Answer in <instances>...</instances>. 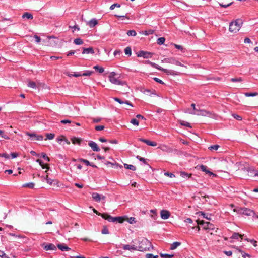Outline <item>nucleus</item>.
Returning <instances> with one entry per match:
<instances>
[{
	"label": "nucleus",
	"instance_id": "1",
	"mask_svg": "<svg viewBox=\"0 0 258 258\" xmlns=\"http://www.w3.org/2000/svg\"><path fill=\"white\" fill-rule=\"evenodd\" d=\"M235 167L237 171L240 170L241 174L239 175L242 178H246L248 177L252 176L253 174L254 176H258V172L253 170L246 162L236 163Z\"/></svg>",
	"mask_w": 258,
	"mask_h": 258
},
{
	"label": "nucleus",
	"instance_id": "2",
	"mask_svg": "<svg viewBox=\"0 0 258 258\" xmlns=\"http://www.w3.org/2000/svg\"><path fill=\"white\" fill-rule=\"evenodd\" d=\"M138 244V246H137V250L140 251H150L154 248L151 242L145 238H139Z\"/></svg>",
	"mask_w": 258,
	"mask_h": 258
},
{
	"label": "nucleus",
	"instance_id": "3",
	"mask_svg": "<svg viewBox=\"0 0 258 258\" xmlns=\"http://www.w3.org/2000/svg\"><path fill=\"white\" fill-rule=\"evenodd\" d=\"M242 25V20L240 19H236L230 23L229 30L231 33H236L239 31Z\"/></svg>",
	"mask_w": 258,
	"mask_h": 258
},
{
	"label": "nucleus",
	"instance_id": "4",
	"mask_svg": "<svg viewBox=\"0 0 258 258\" xmlns=\"http://www.w3.org/2000/svg\"><path fill=\"white\" fill-rule=\"evenodd\" d=\"M185 113L198 116H207L210 118H215L216 116V115L214 113L204 109H200L199 110H198V112L185 111Z\"/></svg>",
	"mask_w": 258,
	"mask_h": 258
},
{
	"label": "nucleus",
	"instance_id": "5",
	"mask_svg": "<svg viewBox=\"0 0 258 258\" xmlns=\"http://www.w3.org/2000/svg\"><path fill=\"white\" fill-rule=\"evenodd\" d=\"M234 212H236L239 214L244 215L246 216H251L254 214V212L246 208H238L233 209Z\"/></svg>",
	"mask_w": 258,
	"mask_h": 258
},
{
	"label": "nucleus",
	"instance_id": "6",
	"mask_svg": "<svg viewBox=\"0 0 258 258\" xmlns=\"http://www.w3.org/2000/svg\"><path fill=\"white\" fill-rule=\"evenodd\" d=\"M116 75V74L114 72H112L110 73L109 75H108V78H109V81L113 84L118 85H123L124 84V82L118 80V79H117L115 77Z\"/></svg>",
	"mask_w": 258,
	"mask_h": 258
},
{
	"label": "nucleus",
	"instance_id": "7",
	"mask_svg": "<svg viewBox=\"0 0 258 258\" xmlns=\"http://www.w3.org/2000/svg\"><path fill=\"white\" fill-rule=\"evenodd\" d=\"M196 222L198 225H203V228L205 230H214L215 229L213 224L209 222H204L203 220H197Z\"/></svg>",
	"mask_w": 258,
	"mask_h": 258
},
{
	"label": "nucleus",
	"instance_id": "8",
	"mask_svg": "<svg viewBox=\"0 0 258 258\" xmlns=\"http://www.w3.org/2000/svg\"><path fill=\"white\" fill-rule=\"evenodd\" d=\"M164 61L168 63H171L177 66H179L181 67H183L185 68H186V67L183 64H182L178 60H177L175 57H169V58H166L164 59Z\"/></svg>",
	"mask_w": 258,
	"mask_h": 258
},
{
	"label": "nucleus",
	"instance_id": "9",
	"mask_svg": "<svg viewBox=\"0 0 258 258\" xmlns=\"http://www.w3.org/2000/svg\"><path fill=\"white\" fill-rule=\"evenodd\" d=\"M135 143L136 144H145L147 145H157V143L154 142L150 141V140L143 139V138H137L136 139Z\"/></svg>",
	"mask_w": 258,
	"mask_h": 258
},
{
	"label": "nucleus",
	"instance_id": "10",
	"mask_svg": "<svg viewBox=\"0 0 258 258\" xmlns=\"http://www.w3.org/2000/svg\"><path fill=\"white\" fill-rule=\"evenodd\" d=\"M197 169H200L202 171L205 172L206 174H208L209 175H213V176H216L215 174L213 173L212 172H210L208 169L207 166H204L203 165H198L196 167Z\"/></svg>",
	"mask_w": 258,
	"mask_h": 258
},
{
	"label": "nucleus",
	"instance_id": "11",
	"mask_svg": "<svg viewBox=\"0 0 258 258\" xmlns=\"http://www.w3.org/2000/svg\"><path fill=\"white\" fill-rule=\"evenodd\" d=\"M92 198L94 201L98 202H100L101 200H104L105 199V197L104 196L96 192L92 194Z\"/></svg>",
	"mask_w": 258,
	"mask_h": 258
},
{
	"label": "nucleus",
	"instance_id": "12",
	"mask_svg": "<svg viewBox=\"0 0 258 258\" xmlns=\"http://www.w3.org/2000/svg\"><path fill=\"white\" fill-rule=\"evenodd\" d=\"M152 56V53L144 51H141L138 54V57H143L144 58H151Z\"/></svg>",
	"mask_w": 258,
	"mask_h": 258
},
{
	"label": "nucleus",
	"instance_id": "13",
	"mask_svg": "<svg viewBox=\"0 0 258 258\" xmlns=\"http://www.w3.org/2000/svg\"><path fill=\"white\" fill-rule=\"evenodd\" d=\"M159 68H160V69H158L159 70L164 72L167 75H171L173 76L179 75V73L178 72L175 71L174 70L164 69L161 67L160 66H159Z\"/></svg>",
	"mask_w": 258,
	"mask_h": 258
},
{
	"label": "nucleus",
	"instance_id": "14",
	"mask_svg": "<svg viewBox=\"0 0 258 258\" xmlns=\"http://www.w3.org/2000/svg\"><path fill=\"white\" fill-rule=\"evenodd\" d=\"M122 248L125 250H129L130 251L137 250V246H135L134 245L123 244Z\"/></svg>",
	"mask_w": 258,
	"mask_h": 258
},
{
	"label": "nucleus",
	"instance_id": "15",
	"mask_svg": "<svg viewBox=\"0 0 258 258\" xmlns=\"http://www.w3.org/2000/svg\"><path fill=\"white\" fill-rule=\"evenodd\" d=\"M161 217L162 219L166 220L169 218L170 216V212L165 210H162L160 212Z\"/></svg>",
	"mask_w": 258,
	"mask_h": 258
},
{
	"label": "nucleus",
	"instance_id": "16",
	"mask_svg": "<svg viewBox=\"0 0 258 258\" xmlns=\"http://www.w3.org/2000/svg\"><path fill=\"white\" fill-rule=\"evenodd\" d=\"M101 216L103 218L108 220L109 222H115V220L116 219L115 217H113L106 213H103L101 215Z\"/></svg>",
	"mask_w": 258,
	"mask_h": 258
},
{
	"label": "nucleus",
	"instance_id": "17",
	"mask_svg": "<svg viewBox=\"0 0 258 258\" xmlns=\"http://www.w3.org/2000/svg\"><path fill=\"white\" fill-rule=\"evenodd\" d=\"M99 141L102 142L106 143V144H116L118 143V142L116 140H106L103 138H100L99 139Z\"/></svg>",
	"mask_w": 258,
	"mask_h": 258
},
{
	"label": "nucleus",
	"instance_id": "18",
	"mask_svg": "<svg viewBox=\"0 0 258 258\" xmlns=\"http://www.w3.org/2000/svg\"><path fill=\"white\" fill-rule=\"evenodd\" d=\"M32 140L41 141L43 139V137L42 135L36 134H30Z\"/></svg>",
	"mask_w": 258,
	"mask_h": 258
},
{
	"label": "nucleus",
	"instance_id": "19",
	"mask_svg": "<svg viewBox=\"0 0 258 258\" xmlns=\"http://www.w3.org/2000/svg\"><path fill=\"white\" fill-rule=\"evenodd\" d=\"M44 249L46 250H56V247L53 244H46L44 247Z\"/></svg>",
	"mask_w": 258,
	"mask_h": 258
},
{
	"label": "nucleus",
	"instance_id": "20",
	"mask_svg": "<svg viewBox=\"0 0 258 258\" xmlns=\"http://www.w3.org/2000/svg\"><path fill=\"white\" fill-rule=\"evenodd\" d=\"M56 140L59 144H61L62 141H65V143L67 144H69L70 143V141H69L63 136L58 137L56 138Z\"/></svg>",
	"mask_w": 258,
	"mask_h": 258
},
{
	"label": "nucleus",
	"instance_id": "21",
	"mask_svg": "<svg viewBox=\"0 0 258 258\" xmlns=\"http://www.w3.org/2000/svg\"><path fill=\"white\" fill-rule=\"evenodd\" d=\"M72 143L73 144H83L82 140L80 138L73 137L71 138Z\"/></svg>",
	"mask_w": 258,
	"mask_h": 258
},
{
	"label": "nucleus",
	"instance_id": "22",
	"mask_svg": "<svg viewBox=\"0 0 258 258\" xmlns=\"http://www.w3.org/2000/svg\"><path fill=\"white\" fill-rule=\"evenodd\" d=\"M199 215V216H202L203 218L211 220V214H206L203 212H199L197 213Z\"/></svg>",
	"mask_w": 258,
	"mask_h": 258
},
{
	"label": "nucleus",
	"instance_id": "23",
	"mask_svg": "<svg viewBox=\"0 0 258 258\" xmlns=\"http://www.w3.org/2000/svg\"><path fill=\"white\" fill-rule=\"evenodd\" d=\"M58 248L61 251H69L70 248L64 244H57Z\"/></svg>",
	"mask_w": 258,
	"mask_h": 258
},
{
	"label": "nucleus",
	"instance_id": "24",
	"mask_svg": "<svg viewBox=\"0 0 258 258\" xmlns=\"http://www.w3.org/2000/svg\"><path fill=\"white\" fill-rule=\"evenodd\" d=\"M82 53L83 54H85V53L93 54V53H94V50L92 47H89V48H84L83 49Z\"/></svg>",
	"mask_w": 258,
	"mask_h": 258
},
{
	"label": "nucleus",
	"instance_id": "25",
	"mask_svg": "<svg viewBox=\"0 0 258 258\" xmlns=\"http://www.w3.org/2000/svg\"><path fill=\"white\" fill-rule=\"evenodd\" d=\"M114 100L115 101L118 102L119 104H122L125 103V104H126L127 105H130L131 106H133L132 104L130 102H129L128 101H125L124 102V101H122L120 99H119L118 98H116V97L114 98Z\"/></svg>",
	"mask_w": 258,
	"mask_h": 258
},
{
	"label": "nucleus",
	"instance_id": "26",
	"mask_svg": "<svg viewBox=\"0 0 258 258\" xmlns=\"http://www.w3.org/2000/svg\"><path fill=\"white\" fill-rule=\"evenodd\" d=\"M97 24L98 22L95 19H92L88 22V25L90 28L94 27Z\"/></svg>",
	"mask_w": 258,
	"mask_h": 258
},
{
	"label": "nucleus",
	"instance_id": "27",
	"mask_svg": "<svg viewBox=\"0 0 258 258\" xmlns=\"http://www.w3.org/2000/svg\"><path fill=\"white\" fill-rule=\"evenodd\" d=\"M28 86L33 89H36L38 88V85L35 82L30 81L28 82Z\"/></svg>",
	"mask_w": 258,
	"mask_h": 258
},
{
	"label": "nucleus",
	"instance_id": "28",
	"mask_svg": "<svg viewBox=\"0 0 258 258\" xmlns=\"http://www.w3.org/2000/svg\"><path fill=\"white\" fill-rule=\"evenodd\" d=\"M235 248L237 250H238L239 252L241 253L242 256L243 258H246V257H248V258L250 257L249 254L246 253L245 252L240 249L239 247H236Z\"/></svg>",
	"mask_w": 258,
	"mask_h": 258
},
{
	"label": "nucleus",
	"instance_id": "29",
	"mask_svg": "<svg viewBox=\"0 0 258 258\" xmlns=\"http://www.w3.org/2000/svg\"><path fill=\"white\" fill-rule=\"evenodd\" d=\"M144 63H146V64H149L150 65H151L152 67H153V68H156L158 70L160 69V68H159V66L157 65V64H156L154 62H151L149 60H146L145 61Z\"/></svg>",
	"mask_w": 258,
	"mask_h": 258
},
{
	"label": "nucleus",
	"instance_id": "30",
	"mask_svg": "<svg viewBox=\"0 0 258 258\" xmlns=\"http://www.w3.org/2000/svg\"><path fill=\"white\" fill-rule=\"evenodd\" d=\"M179 122L182 126H185L189 128L192 127V126H191L189 122L183 120H179Z\"/></svg>",
	"mask_w": 258,
	"mask_h": 258
},
{
	"label": "nucleus",
	"instance_id": "31",
	"mask_svg": "<svg viewBox=\"0 0 258 258\" xmlns=\"http://www.w3.org/2000/svg\"><path fill=\"white\" fill-rule=\"evenodd\" d=\"M243 236V235H241L237 233H234L231 238L232 239H237L238 237H240L242 239Z\"/></svg>",
	"mask_w": 258,
	"mask_h": 258
},
{
	"label": "nucleus",
	"instance_id": "32",
	"mask_svg": "<svg viewBox=\"0 0 258 258\" xmlns=\"http://www.w3.org/2000/svg\"><path fill=\"white\" fill-rule=\"evenodd\" d=\"M124 166L125 168L127 169H130L133 171L136 170V167L132 165H129L127 164H124Z\"/></svg>",
	"mask_w": 258,
	"mask_h": 258
},
{
	"label": "nucleus",
	"instance_id": "33",
	"mask_svg": "<svg viewBox=\"0 0 258 258\" xmlns=\"http://www.w3.org/2000/svg\"><path fill=\"white\" fill-rule=\"evenodd\" d=\"M93 68L98 72L102 73L104 72V68L102 67H100L99 66H95L93 67Z\"/></svg>",
	"mask_w": 258,
	"mask_h": 258
},
{
	"label": "nucleus",
	"instance_id": "34",
	"mask_svg": "<svg viewBox=\"0 0 258 258\" xmlns=\"http://www.w3.org/2000/svg\"><path fill=\"white\" fill-rule=\"evenodd\" d=\"M22 18H26L28 19H32L33 17V15L30 14V13H25L23 16H22Z\"/></svg>",
	"mask_w": 258,
	"mask_h": 258
},
{
	"label": "nucleus",
	"instance_id": "35",
	"mask_svg": "<svg viewBox=\"0 0 258 258\" xmlns=\"http://www.w3.org/2000/svg\"><path fill=\"white\" fill-rule=\"evenodd\" d=\"M116 219L115 220V222H117L119 223H123L124 221H125V218L122 217H115Z\"/></svg>",
	"mask_w": 258,
	"mask_h": 258
},
{
	"label": "nucleus",
	"instance_id": "36",
	"mask_svg": "<svg viewBox=\"0 0 258 258\" xmlns=\"http://www.w3.org/2000/svg\"><path fill=\"white\" fill-rule=\"evenodd\" d=\"M9 235L12 236V237H14L15 238H25V237L24 235H17L16 234L12 233H10L9 234Z\"/></svg>",
	"mask_w": 258,
	"mask_h": 258
},
{
	"label": "nucleus",
	"instance_id": "37",
	"mask_svg": "<svg viewBox=\"0 0 258 258\" xmlns=\"http://www.w3.org/2000/svg\"><path fill=\"white\" fill-rule=\"evenodd\" d=\"M180 176L183 178H189L191 176V174H188L187 173H186L183 171L180 172Z\"/></svg>",
	"mask_w": 258,
	"mask_h": 258
},
{
	"label": "nucleus",
	"instance_id": "38",
	"mask_svg": "<svg viewBox=\"0 0 258 258\" xmlns=\"http://www.w3.org/2000/svg\"><path fill=\"white\" fill-rule=\"evenodd\" d=\"M125 220L130 224H134L136 223V219L134 217L125 218Z\"/></svg>",
	"mask_w": 258,
	"mask_h": 258
},
{
	"label": "nucleus",
	"instance_id": "39",
	"mask_svg": "<svg viewBox=\"0 0 258 258\" xmlns=\"http://www.w3.org/2000/svg\"><path fill=\"white\" fill-rule=\"evenodd\" d=\"M67 75L68 76H69V77L74 76V77H78L82 76V74L81 73H79V72H78V73H74L73 74L69 73H67Z\"/></svg>",
	"mask_w": 258,
	"mask_h": 258
},
{
	"label": "nucleus",
	"instance_id": "40",
	"mask_svg": "<svg viewBox=\"0 0 258 258\" xmlns=\"http://www.w3.org/2000/svg\"><path fill=\"white\" fill-rule=\"evenodd\" d=\"M74 43L76 45H81L83 43V41L80 38H76L74 40Z\"/></svg>",
	"mask_w": 258,
	"mask_h": 258
},
{
	"label": "nucleus",
	"instance_id": "41",
	"mask_svg": "<svg viewBox=\"0 0 258 258\" xmlns=\"http://www.w3.org/2000/svg\"><path fill=\"white\" fill-rule=\"evenodd\" d=\"M180 243L178 242H174L171 246L170 249L171 250H174L176 249L179 245H180Z\"/></svg>",
	"mask_w": 258,
	"mask_h": 258
},
{
	"label": "nucleus",
	"instance_id": "42",
	"mask_svg": "<svg viewBox=\"0 0 258 258\" xmlns=\"http://www.w3.org/2000/svg\"><path fill=\"white\" fill-rule=\"evenodd\" d=\"M36 162L39 163V164H40V165L42 167V168L43 169H44V168L49 169L48 166L47 165H45L40 160L37 159L36 160Z\"/></svg>",
	"mask_w": 258,
	"mask_h": 258
},
{
	"label": "nucleus",
	"instance_id": "43",
	"mask_svg": "<svg viewBox=\"0 0 258 258\" xmlns=\"http://www.w3.org/2000/svg\"><path fill=\"white\" fill-rule=\"evenodd\" d=\"M36 162L39 163V164H40V165L42 167V168L43 169H44V168L49 169L48 166L47 165H45L40 160L37 159L36 160Z\"/></svg>",
	"mask_w": 258,
	"mask_h": 258
},
{
	"label": "nucleus",
	"instance_id": "44",
	"mask_svg": "<svg viewBox=\"0 0 258 258\" xmlns=\"http://www.w3.org/2000/svg\"><path fill=\"white\" fill-rule=\"evenodd\" d=\"M36 162L39 163V164H40V165L42 167V168L43 169H44V168L49 169L48 166L47 165H45L40 160L37 159L36 160Z\"/></svg>",
	"mask_w": 258,
	"mask_h": 258
},
{
	"label": "nucleus",
	"instance_id": "45",
	"mask_svg": "<svg viewBox=\"0 0 258 258\" xmlns=\"http://www.w3.org/2000/svg\"><path fill=\"white\" fill-rule=\"evenodd\" d=\"M124 52L126 55H127L129 56L131 55V54H132L131 48L129 47H126L125 49H124Z\"/></svg>",
	"mask_w": 258,
	"mask_h": 258
},
{
	"label": "nucleus",
	"instance_id": "46",
	"mask_svg": "<svg viewBox=\"0 0 258 258\" xmlns=\"http://www.w3.org/2000/svg\"><path fill=\"white\" fill-rule=\"evenodd\" d=\"M127 34L128 36H135L137 35V33L135 30H128L127 32Z\"/></svg>",
	"mask_w": 258,
	"mask_h": 258
},
{
	"label": "nucleus",
	"instance_id": "47",
	"mask_svg": "<svg viewBox=\"0 0 258 258\" xmlns=\"http://www.w3.org/2000/svg\"><path fill=\"white\" fill-rule=\"evenodd\" d=\"M220 146H209L208 149L210 151L213 152L218 151Z\"/></svg>",
	"mask_w": 258,
	"mask_h": 258
},
{
	"label": "nucleus",
	"instance_id": "48",
	"mask_svg": "<svg viewBox=\"0 0 258 258\" xmlns=\"http://www.w3.org/2000/svg\"><path fill=\"white\" fill-rule=\"evenodd\" d=\"M79 161L84 163L87 166H89V165L92 166V165H91L90 162L87 160L83 159H79ZM92 166L93 167H96V166H93V165H92Z\"/></svg>",
	"mask_w": 258,
	"mask_h": 258
},
{
	"label": "nucleus",
	"instance_id": "49",
	"mask_svg": "<svg viewBox=\"0 0 258 258\" xmlns=\"http://www.w3.org/2000/svg\"><path fill=\"white\" fill-rule=\"evenodd\" d=\"M46 138L45 140L49 139L51 140L53 139L55 136L54 134L50 133L46 134Z\"/></svg>",
	"mask_w": 258,
	"mask_h": 258
},
{
	"label": "nucleus",
	"instance_id": "50",
	"mask_svg": "<svg viewBox=\"0 0 258 258\" xmlns=\"http://www.w3.org/2000/svg\"><path fill=\"white\" fill-rule=\"evenodd\" d=\"M165 41V39L164 37H160L157 39V43L158 44H163Z\"/></svg>",
	"mask_w": 258,
	"mask_h": 258
},
{
	"label": "nucleus",
	"instance_id": "51",
	"mask_svg": "<svg viewBox=\"0 0 258 258\" xmlns=\"http://www.w3.org/2000/svg\"><path fill=\"white\" fill-rule=\"evenodd\" d=\"M160 256L163 258H172L173 255L160 253Z\"/></svg>",
	"mask_w": 258,
	"mask_h": 258
},
{
	"label": "nucleus",
	"instance_id": "52",
	"mask_svg": "<svg viewBox=\"0 0 258 258\" xmlns=\"http://www.w3.org/2000/svg\"><path fill=\"white\" fill-rule=\"evenodd\" d=\"M23 187H28L30 188H33L34 186V184L32 182L26 183L23 185Z\"/></svg>",
	"mask_w": 258,
	"mask_h": 258
},
{
	"label": "nucleus",
	"instance_id": "53",
	"mask_svg": "<svg viewBox=\"0 0 258 258\" xmlns=\"http://www.w3.org/2000/svg\"><path fill=\"white\" fill-rule=\"evenodd\" d=\"M92 73H93L92 71H85V72H84V73L82 74V76H91L92 75Z\"/></svg>",
	"mask_w": 258,
	"mask_h": 258
},
{
	"label": "nucleus",
	"instance_id": "54",
	"mask_svg": "<svg viewBox=\"0 0 258 258\" xmlns=\"http://www.w3.org/2000/svg\"><path fill=\"white\" fill-rule=\"evenodd\" d=\"M154 33V31L153 30L150 29V30L145 31L144 33V34L145 35H149L150 34H153Z\"/></svg>",
	"mask_w": 258,
	"mask_h": 258
},
{
	"label": "nucleus",
	"instance_id": "55",
	"mask_svg": "<svg viewBox=\"0 0 258 258\" xmlns=\"http://www.w3.org/2000/svg\"><path fill=\"white\" fill-rule=\"evenodd\" d=\"M45 179H46L47 183L49 184L50 185H52L53 182H55V181H53V180L49 178L48 175H47L46 176ZM55 182H56V181H55Z\"/></svg>",
	"mask_w": 258,
	"mask_h": 258
},
{
	"label": "nucleus",
	"instance_id": "56",
	"mask_svg": "<svg viewBox=\"0 0 258 258\" xmlns=\"http://www.w3.org/2000/svg\"><path fill=\"white\" fill-rule=\"evenodd\" d=\"M120 7V5L118 4V3H115L113 5H112L110 7V10H113L115 7H117V8H119Z\"/></svg>",
	"mask_w": 258,
	"mask_h": 258
},
{
	"label": "nucleus",
	"instance_id": "57",
	"mask_svg": "<svg viewBox=\"0 0 258 258\" xmlns=\"http://www.w3.org/2000/svg\"><path fill=\"white\" fill-rule=\"evenodd\" d=\"M258 94L257 93H245V95L247 97L250 96H256Z\"/></svg>",
	"mask_w": 258,
	"mask_h": 258
},
{
	"label": "nucleus",
	"instance_id": "58",
	"mask_svg": "<svg viewBox=\"0 0 258 258\" xmlns=\"http://www.w3.org/2000/svg\"><path fill=\"white\" fill-rule=\"evenodd\" d=\"M131 122L135 125H138L139 123V121L135 118L132 119Z\"/></svg>",
	"mask_w": 258,
	"mask_h": 258
},
{
	"label": "nucleus",
	"instance_id": "59",
	"mask_svg": "<svg viewBox=\"0 0 258 258\" xmlns=\"http://www.w3.org/2000/svg\"><path fill=\"white\" fill-rule=\"evenodd\" d=\"M241 78H232L231 79L230 81L233 82H241L242 81Z\"/></svg>",
	"mask_w": 258,
	"mask_h": 258
},
{
	"label": "nucleus",
	"instance_id": "60",
	"mask_svg": "<svg viewBox=\"0 0 258 258\" xmlns=\"http://www.w3.org/2000/svg\"><path fill=\"white\" fill-rule=\"evenodd\" d=\"M146 258H157L158 257V255H154L152 254H147L146 255Z\"/></svg>",
	"mask_w": 258,
	"mask_h": 258
},
{
	"label": "nucleus",
	"instance_id": "61",
	"mask_svg": "<svg viewBox=\"0 0 258 258\" xmlns=\"http://www.w3.org/2000/svg\"><path fill=\"white\" fill-rule=\"evenodd\" d=\"M96 131H101L104 128V126L103 125H97L95 127Z\"/></svg>",
	"mask_w": 258,
	"mask_h": 258
},
{
	"label": "nucleus",
	"instance_id": "62",
	"mask_svg": "<svg viewBox=\"0 0 258 258\" xmlns=\"http://www.w3.org/2000/svg\"><path fill=\"white\" fill-rule=\"evenodd\" d=\"M164 175L166 176H168V177H170L171 178H172V177H175V175L171 173H169V172H165L164 173Z\"/></svg>",
	"mask_w": 258,
	"mask_h": 258
},
{
	"label": "nucleus",
	"instance_id": "63",
	"mask_svg": "<svg viewBox=\"0 0 258 258\" xmlns=\"http://www.w3.org/2000/svg\"><path fill=\"white\" fill-rule=\"evenodd\" d=\"M233 116L234 117V118H235L236 119H237L238 120H242V117L238 115L237 114H233Z\"/></svg>",
	"mask_w": 258,
	"mask_h": 258
},
{
	"label": "nucleus",
	"instance_id": "64",
	"mask_svg": "<svg viewBox=\"0 0 258 258\" xmlns=\"http://www.w3.org/2000/svg\"><path fill=\"white\" fill-rule=\"evenodd\" d=\"M102 233L103 234H108L109 233V231L108 230V229L106 228V227H104L102 230Z\"/></svg>",
	"mask_w": 258,
	"mask_h": 258
}]
</instances>
